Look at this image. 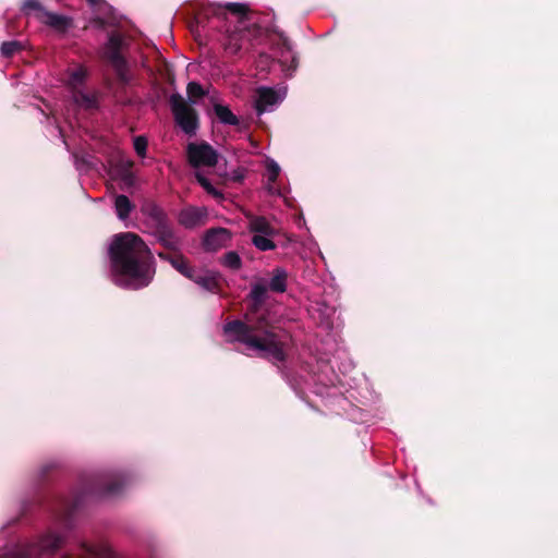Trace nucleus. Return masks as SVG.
Listing matches in <instances>:
<instances>
[{"instance_id": "obj_13", "label": "nucleus", "mask_w": 558, "mask_h": 558, "mask_svg": "<svg viewBox=\"0 0 558 558\" xmlns=\"http://www.w3.org/2000/svg\"><path fill=\"white\" fill-rule=\"evenodd\" d=\"M204 290L214 292L219 286V277L216 272L209 270H194L190 278Z\"/></svg>"}, {"instance_id": "obj_6", "label": "nucleus", "mask_w": 558, "mask_h": 558, "mask_svg": "<svg viewBox=\"0 0 558 558\" xmlns=\"http://www.w3.org/2000/svg\"><path fill=\"white\" fill-rule=\"evenodd\" d=\"M123 44V39L119 34H111L105 48V57L114 68L117 74L122 81H126V63L124 58L121 56L120 50Z\"/></svg>"}, {"instance_id": "obj_11", "label": "nucleus", "mask_w": 558, "mask_h": 558, "mask_svg": "<svg viewBox=\"0 0 558 558\" xmlns=\"http://www.w3.org/2000/svg\"><path fill=\"white\" fill-rule=\"evenodd\" d=\"M231 233L225 228L209 230L204 238V246L208 251H217L228 245Z\"/></svg>"}, {"instance_id": "obj_28", "label": "nucleus", "mask_w": 558, "mask_h": 558, "mask_svg": "<svg viewBox=\"0 0 558 558\" xmlns=\"http://www.w3.org/2000/svg\"><path fill=\"white\" fill-rule=\"evenodd\" d=\"M82 558H106V550L97 547H86Z\"/></svg>"}, {"instance_id": "obj_5", "label": "nucleus", "mask_w": 558, "mask_h": 558, "mask_svg": "<svg viewBox=\"0 0 558 558\" xmlns=\"http://www.w3.org/2000/svg\"><path fill=\"white\" fill-rule=\"evenodd\" d=\"M186 153L190 165L195 169L211 168L218 162V153L207 143H190Z\"/></svg>"}, {"instance_id": "obj_7", "label": "nucleus", "mask_w": 558, "mask_h": 558, "mask_svg": "<svg viewBox=\"0 0 558 558\" xmlns=\"http://www.w3.org/2000/svg\"><path fill=\"white\" fill-rule=\"evenodd\" d=\"M247 12L246 5L242 3H227L225 7L211 4L204 10L202 15L208 19H235L239 23H242L243 17Z\"/></svg>"}, {"instance_id": "obj_12", "label": "nucleus", "mask_w": 558, "mask_h": 558, "mask_svg": "<svg viewBox=\"0 0 558 558\" xmlns=\"http://www.w3.org/2000/svg\"><path fill=\"white\" fill-rule=\"evenodd\" d=\"M207 218V210L204 207H190L180 213V223L186 228H195L204 225Z\"/></svg>"}, {"instance_id": "obj_24", "label": "nucleus", "mask_w": 558, "mask_h": 558, "mask_svg": "<svg viewBox=\"0 0 558 558\" xmlns=\"http://www.w3.org/2000/svg\"><path fill=\"white\" fill-rule=\"evenodd\" d=\"M196 179L202 187L215 198H220L221 193L209 182V180L203 175L199 171L196 172Z\"/></svg>"}, {"instance_id": "obj_25", "label": "nucleus", "mask_w": 558, "mask_h": 558, "mask_svg": "<svg viewBox=\"0 0 558 558\" xmlns=\"http://www.w3.org/2000/svg\"><path fill=\"white\" fill-rule=\"evenodd\" d=\"M267 288L264 283H255L251 290V298L255 303H260L266 296Z\"/></svg>"}, {"instance_id": "obj_29", "label": "nucleus", "mask_w": 558, "mask_h": 558, "mask_svg": "<svg viewBox=\"0 0 558 558\" xmlns=\"http://www.w3.org/2000/svg\"><path fill=\"white\" fill-rule=\"evenodd\" d=\"M147 148V141L143 136L134 138V149L138 156L144 157Z\"/></svg>"}, {"instance_id": "obj_16", "label": "nucleus", "mask_w": 558, "mask_h": 558, "mask_svg": "<svg viewBox=\"0 0 558 558\" xmlns=\"http://www.w3.org/2000/svg\"><path fill=\"white\" fill-rule=\"evenodd\" d=\"M279 173H280L279 165L272 159H267L266 160L267 190L271 194H279V191L274 185Z\"/></svg>"}, {"instance_id": "obj_31", "label": "nucleus", "mask_w": 558, "mask_h": 558, "mask_svg": "<svg viewBox=\"0 0 558 558\" xmlns=\"http://www.w3.org/2000/svg\"><path fill=\"white\" fill-rule=\"evenodd\" d=\"M93 7L99 5L102 0H87Z\"/></svg>"}, {"instance_id": "obj_14", "label": "nucleus", "mask_w": 558, "mask_h": 558, "mask_svg": "<svg viewBox=\"0 0 558 558\" xmlns=\"http://www.w3.org/2000/svg\"><path fill=\"white\" fill-rule=\"evenodd\" d=\"M40 22L49 25L50 27L58 32H65L72 25V21L69 17L51 13L48 11L44 13L43 17L40 19Z\"/></svg>"}, {"instance_id": "obj_15", "label": "nucleus", "mask_w": 558, "mask_h": 558, "mask_svg": "<svg viewBox=\"0 0 558 558\" xmlns=\"http://www.w3.org/2000/svg\"><path fill=\"white\" fill-rule=\"evenodd\" d=\"M248 229L254 234L276 235V230L264 217H251L248 220Z\"/></svg>"}, {"instance_id": "obj_21", "label": "nucleus", "mask_w": 558, "mask_h": 558, "mask_svg": "<svg viewBox=\"0 0 558 558\" xmlns=\"http://www.w3.org/2000/svg\"><path fill=\"white\" fill-rule=\"evenodd\" d=\"M274 236L275 235H268V234H254L252 238V243L259 251H270L276 247V245L272 241Z\"/></svg>"}, {"instance_id": "obj_23", "label": "nucleus", "mask_w": 558, "mask_h": 558, "mask_svg": "<svg viewBox=\"0 0 558 558\" xmlns=\"http://www.w3.org/2000/svg\"><path fill=\"white\" fill-rule=\"evenodd\" d=\"M23 10L26 14H33L40 21L46 10L41 7L38 0H26L23 4Z\"/></svg>"}, {"instance_id": "obj_17", "label": "nucleus", "mask_w": 558, "mask_h": 558, "mask_svg": "<svg viewBox=\"0 0 558 558\" xmlns=\"http://www.w3.org/2000/svg\"><path fill=\"white\" fill-rule=\"evenodd\" d=\"M243 37H244V35L241 29H236V31L230 33L225 43L226 49L230 53H236L238 51H240L243 46Z\"/></svg>"}, {"instance_id": "obj_20", "label": "nucleus", "mask_w": 558, "mask_h": 558, "mask_svg": "<svg viewBox=\"0 0 558 558\" xmlns=\"http://www.w3.org/2000/svg\"><path fill=\"white\" fill-rule=\"evenodd\" d=\"M159 256L162 258H167L169 263L172 265V267L175 268L180 274H182L186 278L190 279L192 277L195 269L191 268L183 257H165L162 254H159Z\"/></svg>"}, {"instance_id": "obj_22", "label": "nucleus", "mask_w": 558, "mask_h": 558, "mask_svg": "<svg viewBox=\"0 0 558 558\" xmlns=\"http://www.w3.org/2000/svg\"><path fill=\"white\" fill-rule=\"evenodd\" d=\"M287 274L283 269L277 268L269 282V288L276 292H283L286 290Z\"/></svg>"}, {"instance_id": "obj_4", "label": "nucleus", "mask_w": 558, "mask_h": 558, "mask_svg": "<svg viewBox=\"0 0 558 558\" xmlns=\"http://www.w3.org/2000/svg\"><path fill=\"white\" fill-rule=\"evenodd\" d=\"M170 105L177 123L186 134H194L197 129L195 110L175 94L170 97Z\"/></svg>"}, {"instance_id": "obj_3", "label": "nucleus", "mask_w": 558, "mask_h": 558, "mask_svg": "<svg viewBox=\"0 0 558 558\" xmlns=\"http://www.w3.org/2000/svg\"><path fill=\"white\" fill-rule=\"evenodd\" d=\"M86 75L87 72L85 68L82 65H76L68 70L66 83L73 90V99L75 104L83 108L92 109L96 106L95 96L80 89L84 84Z\"/></svg>"}, {"instance_id": "obj_18", "label": "nucleus", "mask_w": 558, "mask_h": 558, "mask_svg": "<svg viewBox=\"0 0 558 558\" xmlns=\"http://www.w3.org/2000/svg\"><path fill=\"white\" fill-rule=\"evenodd\" d=\"M214 109L220 122L230 125H235L239 123L236 116H234L228 107L220 104H216Z\"/></svg>"}, {"instance_id": "obj_27", "label": "nucleus", "mask_w": 558, "mask_h": 558, "mask_svg": "<svg viewBox=\"0 0 558 558\" xmlns=\"http://www.w3.org/2000/svg\"><path fill=\"white\" fill-rule=\"evenodd\" d=\"M187 95L191 99H194L193 102H195L197 98L204 95L203 87L198 83L191 82L187 85Z\"/></svg>"}, {"instance_id": "obj_19", "label": "nucleus", "mask_w": 558, "mask_h": 558, "mask_svg": "<svg viewBox=\"0 0 558 558\" xmlns=\"http://www.w3.org/2000/svg\"><path fill=\"white\" fill-rule=\"evenodd\" d=\"M116 211L119 219L124 220L129 217L133 206L125 195H119L114 201Z\"/></svg>"}, {"instance_id": "obj_26", "label": "nucleus", "mask_w": 558, "mask_h": 558, "mask_svg": "<svg viewBox=\"0 0 558 558\" xmlns=\"http://www.w3.org/2000/svg\"><path fill=\"white\" fill-rule=\"evenodd\" d=\"M222 263L226 267L239 269L241 266V258L235 252H229L223 256Z\"/></svg>"}, {"instance_id": "obj_1", "label": "nucleus", "mask_w": 558, "mask_h": 558, "mask_svg": "<svg viewBox=\"0 0 558 558\" xmlns=\"http://www.w3.org/2000/svg\"><path fill=\"white\" fill-rule=\"evenodd\" d=\"M111 280L120 287L141 289L153 280L154 256L146 243L135 233L116 234L109 245Z\"/></svg>"}, {"instance_id": "obj_30", "label": "nucleus", "mask_w": 558, "mask_h": 558, "mask_svg": "<svg viewBox=\"0 0 558 558\" xmlns=\"http://www.w3.org/2000/svg\"><path fill=\"white\" fill-rule=\"evenodd\" d=\"M19 49V43L17 41H7L3 43L1 46V52L5 57H10Z\"/></svg>"}, {"instance_id": "obj_9", "label": "nucleus", "mask_w": 558, "mask_h": 558, "mask_svg": "<svg viewBox=\"0 0 558 558\" xmlns=\"http://www.w3.org/2000/svg\"><path fill=\"white\" fill-rule=\"evenodd\" d=\"M286 96V89L276 90L269 87H260L256 92L255 107L260 114L271 111Z\"/></svg>"}, {"instance_id": "obj_8", "label": "nucleus", "mask_w": 558, "mask_h": 558, "mask_svg": "<svg viewBox=\"0 0 558 558\" xmlns=\"http://www.w3.org/2000/svg\"><path fill=\"white\" fill-rule=\"evenodd\" d=\"M148 216L153 227L155 228L154 233L158 236L159 241L167 247L174 246V240L172 239L171 231L167 225L165 215L161 209L153 206L148 210Z\"/></svg>"}, {"instance_id": "obj_10", "label": "nucleus", "mask_w": 558, "mask_h": 558, "mask_svg": "<svg viewBox=\"0 0 558 558\" xmlns=\"http://www.w3.org/2000/svg\"><path fill=\"white\" fill-rule=\"evenodd\" d=\"M61 537L58 534L51 533L44 536L37 545H32L21 551L23 558H27L37 553L40 555L49 554L56 550L61 545Z\"/></svg>"}, {"instance_id": "obj_2", "label": "nucleus", "mask_w": 558, "mask_h": 558, "mask_svg": "<svg viewBox=\"0 0 558 558\" xmlns=\"http://www.w3.org/2000/svg\"><path fill=\"white\" fill-rule=\"evenodd\" d=\"M223 332L228 341L241 342L248 355H257L274 362L284 359L283 344L271 331L235 320L226 324Z\"/></svg>"}]
</instances>
